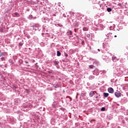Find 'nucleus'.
<instances>
[{
	"mask_svg": "<svg viewBox=\"0 0 128 128\" xmlns=\"http://www.w3.org/2000/svg\"><path fill=\"white\" fill-rule=\"evenodd\" d=\"M86 36H87V38H90V34H88L86 35Z\"/></svg>",
	"mask_w": 128,
	"mask_h": 128,
	"instance_id": "f3484780",
	"label": "nucleus"
},
{
	"mask_svg": "<svg viewBox=\"0 0 128 128\" xmlns=\"http://www.w3.org/2000/svg\"><path fill=\"white\" fill-rule=\"evenodd\" d=\"M83 30L84 32H88V27H84L83 28Z\"/></svg>",
	"mask_w": 128,
	"mask_h": 128,
	"instance_id": "423d86ee",
	"label": "nucleus"
},
{
	"mask_svg": "<svg viewBox=\"0 0 128 128\" xmlns=\"http://www.w3.org/2000/svg\"><path fill=\"white\" fill-rule=\"evenodd\" d=\"M107 12H112V8H107Z\"/></svg>",
	"mask_w": 128,
	"mask_h": 128,
	"instance_id": "9b49d317",
	"label": "nucleus"
},
{
	"mask_svg": "<svg viewBox=\"0 0 128 128\" xmlns=\"http://www.w3.org/2000/svg\"><path fill=\"white\" fill-rule=\"evenodd\" d=\"M68 36H72V30H69L67 32Z\"/></svg>",
	"mask_w": 128,
	"mask_h": 128,
	"instance_id": "39448f33",
	"label": "nucleus"
},
{
	"mask_svg": "<svg viewBox=\"0 0 128 128\" xmlns=\"http://www.w3.org/2000/svg\"><path fill=\"white\" fill-rule=\"evenodd\" d=\"M14 88H16V86H14Z\"/></svg>",
	"mask_w": 128,
	"mask_h": 128,
	"instance_id": "5701e85b",
	"label": "nucleus"
},
{
	"mask_svg": "<svg viewBox=\"0 0 128 128\" xmlns=\"http://www.w3.org/2000/svg\"><path fill=\"white\" fill-rule=\"evenodd\" d=\"M54 64H58V62L57 61H54Z\"/></svg>",
	"mask_w": 128,
	"mask_h": 128,
	"instance_id": "dca6fc26",
	"label": "nucleus"
},
{
	"mask_svg": "<svg viewBox=\"0 0 128 128\" xmlns=\"http://www.w3.org/2000/svg\"><path fill=\"white\" fill-rule=\"evenodd\" d=\"M115 58H116V57H114V58L112 57V60H114Z\"/></svg>",
	"mask_w": 128,
	"mask_h": 128,
	"instance_id": "412c9836",
	"label": "nucleus"
},
{
	"mask_svg": "<svg viewBox=\"0 0 128 128\" xmlns=\"http://www.w3.org/2000/svg\"><path fill=\"white\" fill-rule=\"evenodd\" d=\"M108 92H110V94H114V88H108Z\"/></svg>",
	"mask_w": 128,
	"mask_h": 128,
	"instance_id": "7ed1b4c3",
	"label": "nucleus"
},
{
	"mask_svg": "<svg viewBox=\"0 0 128 128\" xmlns=\"http://www.w3.org/2000/svg\"><path fill=\"white\" fill-rule=\"evenodd\" d=\"M94 92L96 93V92L94 91H91L90 93L89 94V96L90 98H92L94 96Z\"/></svg>",
	"mask_w": 128,
	"mask_h": 128,
	"instance_id": "f03ea898",
	"label": "nucleus"
},
{
	"mask_svg": "<svg viewBox=\"0 0 128 128\" xmlns=\"http://www.w3.org/2000/svg\"><path fill=\"white\" fill-rule=\"evenodd\" d=\"M20 44V46H22V44H20H20Z\"/></svg>",
	"mask_w": 128,
	"mask_h": 128,
	"instance_id": "b1692460",
	"label": "nucleus"
},
{
	"mask_svg": "<svg viewBox=\"0 0 128 128\" xmlns=\"http://www.w3.org/2000/svg\"><path fill=\"white\" fill-rule=\"evenodd\" d=\"M103 94H104V98H108V93L104 92Z\"/></svg>",
	"mask_w": 128,
	"mask_h": 128,
	"instance_id": "6e6552de",
	"label": "nucleus"
},
{
	"mask_svg": "<svg viewBox=\"0 0 128 128\" xmlns=\"http://www.w3.org/2000/svg\"><path fill=\"white\" fill-rule=\"evenodd\" d=\"M118 6H122V4L120 3H119Z\"/></svg>",
	"mask_w": 128,
	"mask_h": 128,
	"instance_id": "aec40b11",
	"label": "nucleus"
},
{
	"mask_svg": "<svg viewBox=\"0 0 128 128\" xmlns=\"http://www.w3.org/2000/svg\"><path fill=\"white\" fill-rule=\"evenodd\" d=\"M112 72L114 74H116V72H118V68H114Z\"/></svg>",
	"mask_w": 128,
	"mask_h": 128,
	"instance_id": "20e7f679",
	"label": "nucleus"
},
{
	"mask_svg": "<svg viewBox=\"0 0 128 128\" xmlns=\"http://www.w3.org/2000/svg\"><path fill=\"white\" fill-rule=\"evenodd\" d=\"M98 98V96H96V98Z\"/></svg>",
	"mask_w": 128,
	"mask_h": 128,
	"instance_id": "a878e982",
	"label": "nucleus"
},
{
	"mask_svg": "<svg viewBox=\"0 0 128 128\" xmlns=\"http://www.w3.org/2000/svg\"><path fill=\"white\" fill-rule=\"evenodd\" d=\"M104 110H106V108L104 107H102V108H101V111L102 112H104Z\"/></svg>",
	"mask_w": 128,
	"mask_h": 128,
	"instance_id": "f8f14e48",
	"label": "nucleus"
},
{
	"mask_svg": "<svg viewBox=\"0 0 128 128\" xmlns=\"http://www.w3.org/2000/svg\"><path fill=\"white\" fill-rule=\"evenodd\" d=\"M0 32H4V30H2V28H1V29L0 30Z\"/></svg>",
	"mask_w": 128,
	"mask_h": 128,
	"instance_id": "6ab92c4d",
	"label": "nucleus"
},
{
	"mask_svg": "<svg viewBox=\"0 0 128 128\" xmlns=\"http://www.w3.org/2000/svg\"><path fill=\"white\" fill-rule=\"evenodd\" d=\"M14 14L16 18H18V16H20V14L18 12H15Z\"/></svg>",
	"mask_w": 128,
	"mask_h": 128,
	"instance_id": "0eeeda50",
	"label": "nucleus"
},
{
	"mask_svg": "<svg viewBox=\"0 0 128 128\" xmlns=\"http://www.w3.org/2000/svg\"><path fill=\"white\" fill-rule=\"evenodd\" d=\"M98 52H100V49L98 50Z\"/></svg>",
	"mask_w": 128,
	"mask_h": 128,
	"instance_id": "4be33fe9",
	"label": "nucleus"
},
{
	"mask_svg": "<svg viewBox=\"0 0 128 128\" xmlns=\"http://www.w3.org/2000/svg\"><path fill=\"white\" fill-rule=\"evenodd\" d=\"M2 56H4V52H1L0 50V58Z\"/></svg>",
	"mask_w": 128,
	"mask_h": 128,
	"instance_id": "ddd939ff",
	"label": "nucleus"
},
{
	"mask_svg": "<svg viewBox=\"0 0 128 128\" xmlns=\"http://www.w3.org/2000/svg\"><path fill=\"white\" fill-rule=\"evenodd\" d=\"M92 122V120H90V122Z\"/></svg>",
	"mask_w": 128,
	"mask_h": 128,
	"instance_id": "bb28decb",
	"label": "nucleus"
},
{
	"mask_svg": "<svg viewBox=\"0 0 128 128\" xmlns=\"http://www.w3.org/2000/svg\"><path fill=\"white\" fill-rule=\"evenodd\" d=\"M60 54H62L60 52V51H58L57 52V56H60Z\"/></svg>",
	"mask_w": 128,
	"mask_h": 128,
	"instance_id": "1a4fd4ad",
	"label": "nucleus"
},
{
	"mask_svg": "<svg viewBox=\"0 0 128 128\" xmlns=\"http://www.w3.org/2000/svg\"><path fill=\"white\" fill-rule=\"evenodd\" d=\"M64 56H66V58H68V54H66V53H64Z\"/></svg>",
	"mask_w": 128,
	"mask_h": 128,
	"instance_id": "a211bd4d",
	"label": "nucleus"
},
{
	"mask_svg": "<svg viewBox=\"0 0 128 128\" xmlns=\"http://www.w3.org/2000/svg\"><path fill=\"white\" fill-rule=\"evenodd\" d=\"M114 38H116V35L114 36Z\"/></svg>",
	"mask_w": 128,
	"mask_h": 128,
	"instance_id": "393cba45",
	"label": "nucleus"
},
{
	"mask_svg": "<svg viewBox=\"0 0 128 128\" xmlns=\"http://www.w3.org/2000/svg\"><path fill=\"white\" fill-rule=\"evenodd\" d=\"M59 86H58V84H56V85H54L53 86V87L54 88H59Z\"/></svg>",
	"mask_w": 128,
	"mask_h": 128,
	"instance_id": "9d476101",
	"label": "nucleus"
},
{
	"mask_svg": "<svg viewBox=\"0 0 128 128\" xmlns=\"http://www.w3.org/2000/svg\"><path fill=\"white\" fill-rule=\"evenodd\" d=\"M94 65H90L89 66L90 68H94Z\"/></svg>",
	"mask_w": 128,
	"mask_h": 128,
	"instance_id": "4468645a",
	"label": "nucleus"
},
{
	"mask_svg": "<svg viewBox=\"0 0 128 128\" xmlns=\"http://www.w3.org/2000/svg\"><path fill=\"white\" fill-rule=\"evenodd\" d=\"M114 96H116V98H120V96H122V93L117 90L116 92H115Z\"/></svg>",
	"mask_w": 128,
	"mask_h": 128,
	"instance_id": "f257e3e1",
	"label": "nucleus"
},
{
	"mask_svg": "<svg viewBox=\"0 0 128 128\" xmlns=\"http://www.w3.org/2000/svg\"><path fill=\"white\" fill-rule=\"evenodd\" d=\"M5 58H4V57H2V58H1V60H2V62H4V60H5Z\"/></svg>",
	"mask_w": 128,
	"mask_h": 128,
	"instance_id": "2eb2a0df",
	"label": "nucleus"
}]
</instances>
